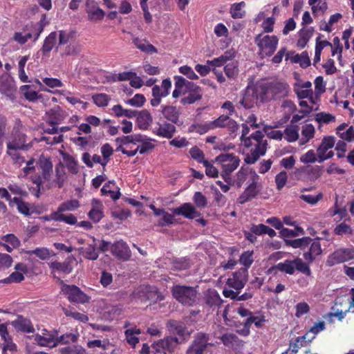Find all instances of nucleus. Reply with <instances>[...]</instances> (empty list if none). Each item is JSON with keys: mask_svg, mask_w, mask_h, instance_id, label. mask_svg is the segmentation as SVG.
<instances>
[{"mask_svg": "<svg viewBox=\"0 0 354 354\" xmlns=\"http://www.w3.org/2000/svg\"><path fill=\"white\" fill-rule=\"evenodd\" d=\"M86 12L88 19L92 21H100L105 16L104 11L101 9L94 0H86Z\"/></svg>", "mask_w": 354, "mask_h": 354, "instance_id": "nucleus-23", "label": "nucleus"}, {"mask_svg": "<svg viewBox=\"0 0 354 354\" xmlns=\"http://www.w3.org/2000/svg\"><path fill=\"white\" fill-rule=\"evenodd\" d=\"M61 283H62V292L71 303L83 304L90 301L91 297L77 286L64 283L62 280Z\"/></svg>", "mask_w": 354, "mask_h": 354, "instance_id": "nucleus-6", "label": "nucleus"}, {"mask_svg": "<svg viewBox=\"0 0 354 354\" xmlns=\"http://www.w3.org/2000/svg\"><path fill=\"white\" fill-rule=\"evenodd\" d=\"M38 167L41 171L42 178L45 181H49L53 174V162L50 158H46L41 155L38 160Z\"/></svg>", "mask_w": 354, "mask_h": 354, "instance_id": "nucleus-26", "label": "nucleus"}, {"mask_svg": "<svg viewBox=\"0 0 354 354\" xmlns=\"http://www.w3.org/2000/svg\"><path fill=\"white\" fill-rule=\"evenodd\" d=\"M49 268L51 269L52 273L57 272L68 274L73 270V266L69 261H64V262L51 261L49 263Z\"/></svg>", "mask_w": 354, "mask_h": 354, "instance_id": "nucleus-33", "label": "nucleus"}, {"mask_svg": "<svg viewBox=\"0 0 354 354\" xmlns=\"http://www.w3.org/2000/svg\"><path fill=\"white\" fill-rule=\"evenodd\" d=\"M16 91L17 88L15 84L9 78L0 79V93L1 94L13 101L15 99Z\"/></svg>", "mask_w": 354, "mask_h": 354, "instance_id": "nucleus-29", "label": "nucleus"}, {"mask_svg": "<svg viewBox=\"0 0 354 354\" xmlns=\"http://www.w3.org/2000/svg\"><path fill=\"white\" fill-rule=\"evenodd\" d=\"M259 94L261 97V103L272 100V82H257Z\"/></svg>", "mask_w": 354, "mask_h": 354, "instance_id": "nucleus-27", "label": "nucleus"}, {"mask_svg": "<svg viewBox=\"0 0 354 354\" xmlns=\"http://www.w3.org/2000/svg\"><path fill=\"white\" fill-rule=\"evenodd\" d=\"M189 154L192 158H193L198 163L203 164L204 162H206L207 160L205 158L204 152L197 146H194L190 149Z\"/></svg>", "mask_w": 354, "mask_h": 354, "instance_id": "nucleus-61", "label": "nucleus"}, {"mask_svg": "<svg viewBox=\"0 0 354 354\" xmlns=\"http://www.w3.org/2000/svg\"><path fill=\"white\" fill-rule=\"evenodd\" d=\"M254 41L262 57H270L277 49L279 39L275 35H266L261 38V35L259 34L255 37Z\"/></svg>", "mask_w": 354, "mask_h": 354, "instance_id": "nucleus-7", "label": "nucleus"}, {"mask_svg": "<svg viewBox=\"0 0 354 354\" xmlns=\"http://www.w3.org/2000/svg\"><path fill=\"white\" fill-rule=\"evenodd\" d=\"M142 134H133L131 136H124L116 139L117 142H120L122 145H127L129 143L137 144L138 142L142 141Z\"/></svg>", "mask_w": 354, "mask_h": 354, "instance_id": "nucleus-60", "label": "nucleus"}, {"mask_svg": "<svg viewBox=\"0 0 354 354\" xmlns=\"http://www.w3.org/2000/svg\"><path fill=\"white\" fill-rule=\"evenodd\" d=\"M78 334L66 333L61 336H57L56 342L53 344V346H57L59 344H68L75 343L78 339Z\"/></svg>", "mask_w": 354, "mask_h": 354, "instance_id": "nucleus-48", "label": "nucleus"}, {"mask_svg": "<svg viewBox=\"0 0 354 354\" xmlns=\"http://www.w3.org/2000/svg\"><path fill=\"white\" fill-rule=\"evenodd\" d=\"M174 78L175 80V89L172 93V97L178 98L181 94L184 95V88L186 86L187 80L180 75H176Z\"/></svg>", "mask_w": 354, "mask_h": 354, "instance_id": "nucleus-45", "label": "nucleus"}, {"mask_svg": "<svg viewBox=\"0 0 354 354\" xmlns=\"http://www.w3.org/2000/svg\"><path fill=\"white\" fill-rule=\"evenodd\" d=\"M64 159L68 170L73 174H77L78 172L77 162L75 158L71 155H66Z\"/></svg>", "mask_w": 354, "mask_h": 354, "instance_id": "nucleus-64", "label": "nucleus"}, {"mask_svg": "<svg viewBox=\"0 0 354 354\" xmlns=\"http://www.w3.org/2000/svg\"><path fill=\"white\" fill-rule=\"evenodd\" d=\"M313 32L314 28L313 27L300 30L299 32V39L297 43V46L301 48H304L313 36Z\"/></svg>", "mask_w": 354, "mask_h": 354, "instance_id": "nucleus-40", "label": "nucleus"}, {"mask_svg": "<svg viewBox=\"0 0 354 354\" xmlns=\"http://www.w3.org/2000/svg\"><path fill=\"white\" fill-rule=\"evenodd\" d=\"M110 250L111 254L120 260L128 261L131 256L129 247L122 241L113 243L111 245Z\"/></svg>", "mask_w": 354, "mask_h": 354, "instance_id": "nucleus-18", "label": "nucleus"}, {"mask_svg": "<svg viewBox=\"0 0 354 354\" xmlns=\"http://www.w3.org/2000/svg\"><path fill=\"white\" fill-rule=\"evenodd\" d=\"M214 162H216L214 160L211 162L207 160L203 164L205 167V174L209 178L218 177L219 172L217 168L214 166Z\"/></svg>", "mask_w": 354, "mask_h": 354, "instance_id": "nucleus-63", "label": "nucleus"}, {"mask_svg": "<svg viewBox=\"0 0 354 354\" xmlns=\"http://www.w3.org/2000/svg\"><path fill=\"white\" fill-rule=\"evenodd\" d=\"M94 104L99 107L106 106L111 100L109 95L106 93L95 94L92 96Z\"/></svg>", "mask_w": 354, "mask_h": 354, "instance_id": "nucleus-57", "label": "nucleus"}, {"mask_svg": "<svg viewBox=\"0 0 354 354\" xmlns=\"http://www.w3.org/2000/svg\"><path fill=\"white\" fill-rule=\"evenodd\" d=\"M214 161L221 164L222 167L221 176L225 182L231 179V174L239 167L240 159L233 153H221L216 156Z\"/></svg>", "mask_w": 354, "mask_h": 354, "instance_id": "nucleus-3", "label": "nucleus"}, {"mask_svg": "<svg viewBox=\"0 0 354 354\" xmlns=\"http://www.w3.org/2000/svg\"><path fill=\"white\" fill-rule=\"evenodd\" d=\"M167 94H165L163 89L158 85H154L152 88V96L153 97L151 101V105L152 106H157L161 102V99L167 96Z\"/></svg>", "mask_w": 354, "mask_h": 354, "instance_id": "nucleus-50", "label": "nucleus"}, {"mask_svg": "<svg viewBox=\"0 0 354 354\" xmlns=\"http://www.w3.org/2000/svg\"><path fill=\"white\" fill-rule=\"evenodd\" d=\"M322 253L320 238L317 237L313 239L309 245L308 250L304 252L303 257L308 263H310Z\"/></svg>", "mask_w": 354, "mask_h": 354, "instance_id": "nucleus-25", "label": "nucleus"}, {"mask_svg": "<svg viewBox=\"0 0 354 354\" xmlns=\"http://www.w3.org/2000/svg\"><path fill=\"white\" fill-rule=\"evenodd\" d=\"M140 140L142 141L138 142L140 145L137 147V149L140 154H144L154 149L155 145L151 142V140L146 136L142 135V138Z\"/></svg>", "mask_w": 354, "mask_h": 354, "instance_id": "nucleus-53", "label": "nucleus"}, {"mask_svg": "<svg viewBox=\"0 0 354 354\" xmlns=\"http://www.w3.org/2000/svg\"><path fill=\"white\" fill-rule=\"evenodd\" d=\"M299 160L304 164L319 162V156L313 149H310L306 153L301 155Z\"/></svg>", "mask_w": 354, "mask_h": 354, "instance_id": "nucleus-56", "label": "nucleus"}, {"mask_svg": "<svg viewBox=\"0 0 354 354\" xmlns=\"http://www.w3.org/2000/svg\"><path fill=\"white\" fill-rule=\"evenodd\" d=\"M141 334V330L136 327L133 328L127 329L124 331V335L127 343L131 346L132 348H135L137 344L139 342V338L136 335Z\"/></svg>", "mask_w": 354, "mask_h": 354, "instance_id": "nucleus-44", "label": "nucleus"}, {"mask_svg": "<svg viewBox=\"0 0 354 354\" xmlns=\"http://www.w3.org/2000/svg\"><path fill=\"white\" fill-rule=\"evenodd\" d=\"M32 145L26 143V135L19 131L12 133V138L7 142V149L27 151Z\"/></svg>", "mask_w": 354, "mask_h": 354, "instance_id": "nucleus-15", "label": "nucleus"}, {"mask_svg": "<svg viewBox=\"0 0 354 354\" xmlns=\"http://www.w3.org/2000/svg\"><path fill=\"white\" fill-rule=\"evenodd\" d=\"M205 304L209 307L219 306L222 299L216 290H209L205 297Z\"/></svg>", "mask_w": 354, "mask_h": 354, "instance_id": "nucleus-42", "label": "nucleus"}, {"mask_svg": "<svg viewBox=\"0 0 354 354\" xmlns=\"http://www.w3.org/2000/svg\"><path fill=\"white\" fill-rule=\"evenodd\" d=\"M322 174V167L315 165L311 166H302L295 171V176L298 179H301L304 176H306L308 179L311 181H315L319 178Z\"/></svg>", "mask_w": 354, "mask_h": 354, "instance_id": "nucleus-17", "label": "nucleus"}, {"mask_svg": "<svg viewBox=\"0 0 354 354\" xmlns=\"http://www.w3.org/2000/svg\"><path fill=\"white\" fill-rule=\"evenodd\" d=\"M223 344L234 351L241 350L244 346V341L232 333H226L220 337Z\"/></svg>", "mask_w": 354, "mask_h": 354, "instance_id": "nucleus-24", "label": "nucleus"}, {"mask_svg": "<svg viewBox=\"0 0 354 354\" xmlns=\"http://www.w3.org/2000/svg\"><path fill=\"white\" fill-rule=\"evenodd\" d=\"M25 254L28 255L35 254L41 260H46L50 257L49 250L46 248H37L32 250H27L24 252Z\"/></svg>", "mask_w": 354, "mask_h": 354, "instance_id": "nucleus-58", "label": "nucleus"}, {"mask_svg": "<svg viewBox=\"0 0 354 354\" xmlns=\"http://www.w3.org/2000/svg\"><path fill=\"white\" fill-rule=\"evenodd\" d=\"M210 336L203 332L196 333L194 339L186 351V354H204L208 346H213L209 342Z\"/></svg>", "mask_w": 354, "mask_h": 354, "instance_id": "nucleus-5", "label": "nucleus"}, {"mask_svg": "<svg viewBox=\"0 0 354 354\" xmlns=\"http://www.w3.org/2000/svg\"><path fill=\"white\" fill-rule=\"evenodd\" d=\"M335 142L336 138L333 136H324L320 145L317 148L319 163L324 162L334 156L335 153L331 149L334 147Z\"/></svg>", "mask_w": 354, "mask_h": 354, "instance_id": "nucleus-9", "label": "nucleus"}, {"mask_svg": "<svg viewBox=\"0 0 354 354\" xmlns=\"http://www.w3.org/2000/svg\"><path fill=\"white\" fill-rule=\"evenodd\" d=\"M232 56L230 53L225 52L224 55H221L218 57L214 58L212 60H207V63L208 65L220 67L225 64V62L230 59Z\"/></svg>", "mask_w": 354, "mask_h": 354, "instance_id": "nucleus-59", "label": "nucleus"}, {"mask_svg": "<svg viewBox=\"0 0 354 354\" xmlns=\"http://www.w3.org/2000/svg\"><path fill=\"white\" fill-rule=\"evenodd\" d=\"M213 129L216 128H227L230 134L235 133L239 129L237 122L229 115H221L216 120L211 122Z\"/></svg>", "mask_w": 354, "mask_h": 354, "instance_id": "nucleus-16", "label": "nucleus"}, {"mask_svg": "<svg viewBox=\"0 0 354 354\" xmlns=\"http://www.w3.org/2000/svg\"><path fill=\"white\" fill-rule=\"evenodd\" d=\"M315 133V127L312 124H306L302 126L301 145H304L311 140L314 137Z\"/></svg>", "mask_w": 354, "mask_h": 354, "instance_id": "nucleus-51", "label": "nucleus"}, {"mask_svg": "<svg viewBox=\"0 0 354 354\" xmlns=\"http://www.w3.org/2000/svg\"><path fill=\"white\" fill-rule=\"evenodd\" d=\"M312 241L313 239L310 237L304 236L300 239L286 240V242L288 245H290L293 248H300L301 250H305L308 248Z\"/></svg>", "mask_w": 354, "mask_h": 354, "instance_id": "nucleus-43", "label": "nucleus"}, {"mask_svg": "<svg viewBox=\"0 0 354 354\" xmlns=\"http://www.w3.org/2000/svg\"><path fill=\"white\" fill-rule=\"evenodd\" d=\"M180 343L181 342L178 337L167 336L153 343L152 344V348L157 353H172Z\"/></svg>", "mask_w": 354, "mask_h": 354, "instance_id": "nucleus-12", "label": "nucleus"}, {"mask_svg": "<svg viewBox=\"0 0 354 354\" xmlns=\"http://www.w3.org/2000/svg\"><path fill=\"white\" fill-rule=\"evenodd\" d=\"M136 118L137 125L138 128L142 130L147 129L153 121L150 113L147 110L138 112Z\"/></svg>", "mask_w": 354, "mask_h": 354, "instance_id": "nucleus-35", "label": "nucleus"}, {"mask_svg": "<svg viewBox=\"0 0 354 354\" xmlns=\"http://www.w3.org/2000/svg\"><path fill=\"white\" fill-rule=\"evenodd\" d=\"M245 6L244 1L234 3L230 7V13L233 19H241L245 17V11L243 8Z\"/></svg>", "mask_w": 354, "mask_h": 354, "instance_id": "nucleus-49", "label": "nucleus"}, {"mask_svg": "<svg viewBox=\"0 0 354 354\" xmlns=\"http://www.w3.org/2000/svg\"><path fill=\"white\" fill-rule=\"evenodd\" d=\"M184 95L185 96L181 98L180 103L183 105L192 104L202 99L203 91L198 85L187 80Z\"/></svg>", "mask_w": 354, "mask_h": 354, "instance_id": "nucleus-11", "label": "nucleus"}, {"mask_svg": "<svg viewBox=\"0 0 354 354\" xmlns=\"http://www.w3.org/2000/svg\"><path fill=\"white\" fill-rule=\"evenodd\" d=\"M173 297L183 306H193L198 300L196 288L185 285H175L171 290Z\"/></svg>", "mask_w": 354, "mask_h": 354, "instance_id": "nucleus-1", "label": "nucleus"}, {"mask_svg": "<svg viewBox=\"0 0 354 354\" xmlns=\"http://www.w3.org/2000/svg\"><path fill=\"white\" fill-rule=\"evenodd\" d=\"M11 324L17 332L24 333H33L35 332V328L31 320L21 315H18Z\"/></svg>", "mask_w": 354, "mask_h": 354, "instance_id": "nucleus-21", "label": "nucleus"}, {"mask_svg": "<svg viewBox=\"0 0 354 354\" xmlns=\"http://www.w3.org/2000/svg\"><path fill=\"white\" fill-rule=\"evenodd\" d=\"M250 231L258 236L262 234H268L270 238H273L276 236V232L264 224L252 225L250 227Z\"/></svg>", "mask_w": 354, "mask_h": 354, "instance_id": "nucleus-41", "label": "nucleus"}, {"mask_svg": "<svg viewBox=\"0 0 354 354\" xmlns=\"http://www.w3.org/2000/svg\"><path fill=\"white\" fill-rule=\"evenodd\" d=\"M352 259H354V248H340L328 255L326 265L331 267Z\"/></svg>", "mask_w": 354, "mask_h": 354, "instance_id": "nucleus-10", "label": "nucleus"}, {"mask_svg": "<svg viewBox=\"0 0 354 354\" xmlns=\"http://www.w3.org/2000/svg\"><path fill=\"white\" fill-rule=\"evenodd\" d=\"M66 180V174L63 165L59 162L55 167V177L53 183L58 187L62 188L64 186V182Z\"/></svg>", "mask_w": 354, "mask_h": 354, "instance_id": "nucleus-46", "label": "nucleus"}, {"mask_svg": "<svg viewBox=\"0 0 354 354\" xmlns=\"http://www.w3.org/2000/svg\"><path fill=\"white\" fill-rule=\"evenodd\" d=\"M254 149L251 150L245 158L247 164H254L256 162L261 156H263L267 150L268 141L263 140L253 142Z\"/></svg>", "mask_w": 354, "mask_h": 354, "instance_id": "nucleus-19", "label": "nucleus"}, {"mask_svg": "<svg viewBox=\"0 0 354 354\" xmlns=\"http://www.w3.org/2000/svg\"><path fill=\"white\" fill-rule=\"evenodd\" d=\"M276 268L280 272L290 275L295 273V270L307 276L311 274L309 266L306 263H304L300 258H296L293 260L286 259L283 262L277 263Z\"/></svg>", "mask_w": 354, "mask_h": 354, "instance_id": "nucleus-4", "label": "nucleus"}, {"mask_svg": "<svg viewBox=\"0 0 354 354\" xmlns=\"http://www.w3.org/2000/svg\"><path fill=\"white\" fill-rule=\"evenodd\" d=\"M57 32L59 37V46L66 45L75 40L77 36V32L73 30H61Z\"/></svg>", "mask_w": 354, "mask_h": 354, "instance_id": "nucleus-38", "label": "nucleus"}, {"mask_svg": "<svg viewBox=\"0 0 354 354\" xmlns=\"http://www.w3.org/2000/svg\"><path fill=\"white\" fill-rule=\"evenodd\" d=\"M171 269L182 271L189 269L192 266L191 259L187 257H174L171 259Z\"/></svg>", "mask_w": 354, "mask_h": 354, "instance_id": "nucleus-36", "label": "nucleus"}, {"mask_svg": "<svg viewBox=\"0 0 354 354\" xmlns=\"http://www.w3.org/2000/svg\"><path fill=\"white\" fill-rule=\"evenodd\" d=\"M259 176L254 174L252 182L245 189L243 192L238 198L237 201L240 204H244L254 198L259 194L257 180Z\"/></svg>", "mask_w": 354, "mask_h": 354, "instance_id": "nucleus-20", "label": "nucleus"}, {"mask_svg": "<svg viewBox=\"0 0 354 354\" xmlns=\"http://www.w3.org/2000/svg\"><path fill=\"white\" fill-rule=\"evenodd\" d=\"M259 91L257 83L248 84L244 90L243 97L239 101V104L246 109H250L254 107V104L259 102L261 103Z\"/></svg>", "mask_w": 354, "mask_h": 354, "instance_id": "nucleus-8", "label": "nucleus"}, {"mask_svg": "<svg viewBox=\"0 0 354 354\" xmlns=\"http://www.w3.org/2000/svg\"><path fill=\"white\" fill-rule=\"evenodd\" d=\"M95 239H93V243L88 244L80 248L83 257L89 260H96L98 258V252L95 248Z\"/></svg>", "mask_w": 354, "mask_h": 354, "instance_id": "nucleus-39", "label": "nucleus"}, {"mask_svg": "<svg viewBox=\"0 0 354 354\" xmlns=\"http://www.w3.org/2000/svg\"><path fill=\"white\" fill-rule=\"evenodd\" d=\"M161 113L166 120L173 124H178L180 115V108L173 105H162Z\"/></svg>", "mask_w": 354, "mask_h": 354, "instance_id": "nucleus-28", "label": "nucleus"}, {"mask_svg": "<svg viewBox=\"0 0 354 354\" xmlns=\"http://www.w3.org/2000/svg\"><path fill=\"white\" fill-rule=\"evenodd\" d=\"M133 297L141 303L149 301L150 304L161 301L165 299L156 286L149 285L140 286L133 292Z\"/></svg>", "mask_w": 354, "mask_h": 354, "instance_id": "nucleus-2", "label": "nucleus"}, {"mask_svg": "<svg viewBox=\"0 0 354 354\" xmlns=\"http://www.w3.org/2000/svg\"><path fill=\"white\" fill-rule=\"evenodd\" d=\"M253 254V250H247L243 252L240 256L239 262L244 266L243 268H246V270H248L254 262Z\"/></svg>", "mask_w": 354, "mask_h": 354, "instance_id": "nucleus-55", "label": "nucleus"}, {"mask_svg": "<svg viewBox=\"0 0 354 354\" xmlns=\"http://www.w3.org/2000/svg\"><path fill=\"white\" fill-rule=\"evenodd\" d=\"M133 43L143 53L148 54H153L157 53L156 48L152 44H149L147 39H142L139 37H134L133 39Z\"/></svg>", "mask_w": 354, "mask_h": 354, "instance_id": "nucleus-37", "label": "nucleus"}, {"mask_svg": "<svg viewBox=\"0 0 354 354\" xmlns=\"http://www.w3.org/2000/svg\"><path fill=\"white\" fill-rule=\"evenodd\" d=\"M57 32H51L44 39L42 47L40 49L44 56H49L50 52L53 50L57 41Z\"/></svg>", "mask_w": 354, "mask_h": 354, "instance_id": "nucleus-34", "label": "nucleus"}, {"mask_svg": "<svg viewBox=\"0 0 354 354\" xmlns=\"http://www.w3.org/2000/svg\"><path fill=\"white\" fill-rule=\"evenodd\" d=\"M80 206V203L77 200H68L62 203H61L57 207V211L55 212H57L58 214H62V212L67 211H73L77 209Z\"/></svg>", "mask_w": 354, "mask_h": 354, "instance_id": "nucleus-52", "label": "nucleus"}, {"mask_svg": "<svg viewBox=\"0 0 354 354\" xmlns=\"http://www.w3.org/2000/svg\"><path fill=\"white\" fill-rule=\"evenodd\" d=\"M263 138L264 134L261 131H256L254 133H252L250 136L243 140V145L247 148L250 147L253 145V142H254L265 140Z\"/></svg>", "mask_w": 354, "mask_h": 354, "instance_id": "nucleus-54", "label": "nucleus"}, {"mask_svg": "<svg viewBox=\"0 0 354 354\" xmlns=\"http://www.w3.org/2000/svg\"><path fill=\"white\" fill-rule=\"evenodd\" d=\"M50 218L57 222H64L69 225H75L77 223V218L75 215L70 214L65 215L63 214H58L57 212H53Z\"/></svg>", "mask_w": 354, "mask_h": 354, "instance_id": "nucleus-47", "label": "nucleus"}, {"mask_svg": "<svg viewBox=\"0 0 354 354\" xmlns=\"http://www.w3.org/2000/svg\"><path fill=\"white\" fill-rule=\"evenodd\" d=\"M58 335V330H48L44 328L41 330V334L36 333L31 337L29 336L28 338L32 339L34 342L39 346L52 348H55L53 345L56 342Z\"/></svg>", "mask_w": 354, "mask_h": 354, "instance_id": "nucleus-13", "label": "nucleus"}, {"mask_svg": "<svg viewBox=\"0 0 354 354\" xmlns=\"http://www.w3.org/2000/svg\"><path fill=\"white\" fill-rule=\"evenodd\" d=\"M158 126L153 132L158 136L170 139L176 132V127L171 123L164 122L162 124L158 123Z\"/></svg>", "mask_w": 354, "mask_h": 354, "instance_id": "nucleus-31", "label": "nucleus"}, {"mask_svg": "<svg viewBox=\"0 0 354 354\" xmlns=\"http://www.w3.org/2000/svg\"><path fill=\"white\" fill-rule=\"evenodd\" d=\"M166 327L170 333L177 335L181 341H187L192 333V330H188L185 323L175 319L168 320Z\"/></svg>", "mask_w": 354, "mask_h": 354, "instance_id": "nucleus-14", "label": "nucleus"}, {"mask_svg": "<svg viewBox=\"0 0 354 354\" xmlns=\"http://www.w3.org/2000/svg\"><path fill=\"white\" fill-rule=\"evenodd\" d=\"M174 215H181L188 219H194L201 216V213L190 203H185L180 206L171 209Z\"/></svg>", "mask_w": 354, "mask_h": 354, "instance_id": "nucleus-22", "label": "nucleus"}, {"mask_svg": "<svg viewBox=\"0 0 354 354\" xmlns=\"http://www.w3.org/2000/svg\"><path fill=\"white\" fill-rule=\"evenodd\" d=\"M290 87L288 84L279 81H272V100H280L286 97Z\"/></svg>", "mask_w": 354, "mask_h": 354, "instance_id": "nucleus-30", "label": "nucleus"}, {"mask_svg": "<svg viewBox=\"0 0 354 354\" xmlns=\"http://www.w3.org/2000/svg\"><path fill=\"white\" fill-rule=\"evenodd\" d=\"M30 85H23L20 87V90L23 92L24 97L30 102H35L38 99V93L35 91L30 90Z\"/></svg>", "mask_w": 354, "mask_h": 354, "instance_id": "nucleus-62", "label": "nucleus"}, {"mask_svg": "<svg viewBox=\"0 0 354 354\" xmlns=\"http://www.w3.org/2000/svg\"><path fill=\"white\" fill-rule=\"evenodd\" d=\"M336 134L343 141L349 142L354 141V127H348L346 123H342L336 128Z\"/></svg>", "mask_w": 354, "mask_h": 354, "instance_id": "nucleus-32", "label": "nucleus"}]
</instances>
